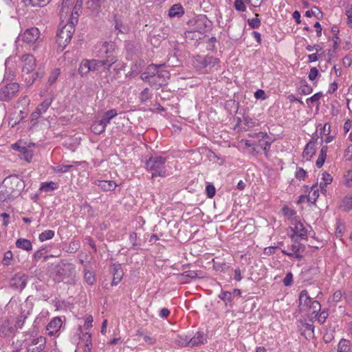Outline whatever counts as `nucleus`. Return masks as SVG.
Listing matches in <instances>:
<instances>
[{
    "label": "nucleus",
    "instance_id": "obj_9",
    "mask_svg": "<svg viewBox=\"0 0 352 352\" xmlns=\"http://www.w3.org/2000/svg\"><path fill=\"white\" fill-rule=\"evenodd\" d=\"M46 338L43 336L33 339L27 346V352H47Z\"/></svg>",
    "mask_w": 352,
    "mask_h": 352
},
{
    "label": "nucleus",
    "instance_id": "obj_10",
    "mask_svg": "<svg viewBox=\"0 0 352 352\" xmlns=\"http://www.w3.org/2000/svg\"><path fill=\"white\" fill-rule=\"evenodd\" d=\"M117 59L113 56L107 55V58L104 60H89L92 71H96L99 67H104L108 69L116 62Z\"/></svg>",
    "mask_w": 352,
    "mask_h": 352
},
{
    "label": "nucleus",
    "instance_id": "obj_18",
    "mask_svg": "<svg viewBox=\"0 0 352 352\" xmlns=\"http://www.w3.org/2000/svg\"><path fill=\"white\" fill-rule=\"evenodd\" d=\"M94 184L100 187L103 191H112L117 186L116 183L112 180H96Z\"/></svg>",
    "mask_w": 352,
    "mask_h": 352
},
{
    "label": "nucleus",
    "instance_id": "obj_6",
    "mask_svg": "<svg viewBox=\"0 0 352 352\" xmlns=\"http://www.w3.org/2000/svg\"><path fill=\"white\" fill-rule=\"evenodd\" d=\"M3 182L15 197L20 195L25 188L24 182L17 175H10L3 180Z\"/></svg>",
    "mask_w": 352,
    "mask_h": 352
},
{
    "label": "nucleus",
    "instance_id": "obj_3",
    "mask_svg": "<svg viewBox=\"0 0 352 352\" xmlns=\"http://www.w3.org/2000/svg\"><path fill=\"white\" fill-rule=\"evenodd\" d=\"M166 158L162 156H151L146 162L148 170L151 172V177H165L166 170L165 168Z\"/></svg>",
    "mask_w": 352,
    "mask_h": 352
},
{
    "label": "nucleus",
    "instance_id": "obj_20",
    "mask_svg": "<svg viewBox=\"0 0 352 352\" xmlns=\"http://www.w3.org/2000/svg\"><path fill=\"white\" fill-rule=\"evenodd\" d=\"M15 197L7 188V186L3 182L0 186V201L4 202L10 199H14Z\"/></svg>",
    "mask_w": 352,
    "mask_h": 352
},
{
    "label": "nucleus",
    "instance_id": "obj_36",
    "mask_svg": "<svg viewBox=\"0 0 352 352\" xmlns=\"http://www.w3.org/2000/svg\"><path fill=\"white\" fill-rule=\"evenodd\" d=\"M55 235V232L53 230H47L43 232H41L39 236L38 239L39 240L43 242L49 239H52Z\"/></svg>",
    "mask_w": 352,
    "mask_h": 352
},
{
    "label": "nucleus",
    "instance_id": "obj_41",
    "mask_svg": "<svg viewBox=\"0 0 352 352\" xmlns=\"http://www.w3.org/2000/svg\"><path fill=\"white\" fill-rule=\"evenodd\" d=\"M21 158L29 162L33 156V153L31 150H29L26 147L21 148Z\"/></svg>",
    "mask_w": 352,
    "mask_h": 352
},
{
    "label": "nucleus",
    "instance_id": "obj_54",
    "mask_svg": "<svg viewBox=\"0 0 352 352\" xmlns=\"http://www.w3.org/2000/svg\"><path fill=\"white\" fill-rule=\"evenodd\" d=\"M234 7L238 11L243 12L245 10V6L243 0H235Z\"/></svg>",
    "mask_w": 352,
    "mask_h": 352
},
{
    "label": "nucleus",
    "instance_id": "obj_29",
    "mask_svg": "<svg viewBox=\"0 0 352 352\" xmlns=\"http://www.w3.org/2000/svg\"><path fill=\"white\" fill-rule=\"evenodd\" d=\"M106 126L101 120L95 121L91 126V130L94 133L99 135L105 131Z\"/></svg>",
    "mask_w": 352,
    "mask_h": 352
},
{
    "label": "nucleus",
    "instance_id": "obj_44",
    "mask_svg": "<svg viewBox=\"0 0 352 352\" xmlns=\"http://www.w3.org/2000/svg\"><path fill=\"white\" fill-rule=\"evenodd\" d=\"M342 206L345 210H352V196H346L342 201Z\"/></svg>",
    "mask_w": 352,
    "mask_h": 352
},
{
    "label": "nucleus",
    "instance_id": "obj_8",
    "mask_svg": "<svg viewBox=\"0 0 352 352\" xmlns=\"http://www.w3.org/2000/svg\"><path fill=\"white\" fill-rule=\"evenodd\" d=\"M16 333V327L7 318L0 319V337L9 338Z\"/></svg>",
    "mask_w": 352,
    "mask_h": 352
},
{
    "label": "nucleus",
    "instance_id": "obj_22",
    "mask_svg": "<svg viewBox=\"0 0 352 352\" xmlns=\"http://www.w3.org/2000/svg\"><path fill=\"white\" fill-rule=\"evenodd\" d=\"M184 14V10L180 3L174 4L168 10L170 17H180Z\"/></svg>",
    "mask_w": 352,
    "mask_h": 352
},
{
    "label": "nucleus",
    "instance_id": "obj_52",
    "mask_svg": "<svg viewBox=\"0 0 352 352\" xmlns=\"http://www.w3.org/2000/svg\"><path fill=\"white\" fill-rule=\"evenodd\" d=\"M312 87L307 85L305 81H304L303 85L300 87V93L304 95H308L312 92Z\"/></svg>",
    "mask_w": 352,
    "mask_h": 352
},
{
    "label": "nucleus",
    "instance_id": "obj_64",
    "mask_svg": "<svg viewBox=\"0 0 352 352\" xmlns=\"http://www.w3.org/2000/svg\"><path fill=\"white\" fill-rule=\"evenodd\" d=\"M182 276L190 278H195L199 276L198 272L193 271V270H189L184 272L182 274Z\"/></svg>",
    "mask_w": 352,
    "mask_h": 352
},
{
    "label": "nucleus",
    "instance_id": "obj_35",
    "mask_svg": "<svg viewBox=\"0 0 352 352\" xmlns=\"http://www.w3.org/2000/svg\"><path fill=\"white\" fill-rule=\"evenodd\" d=\"M319 196L318 184H315L311 187V191L308 195V201L315 202Z\"/></svg>",
    "mask_w": 352,
    "mask_h": 352
},
{
    "label": "nucleus",
    "instance_id": "obj_47",
    "mask_svg": "<svg viewBox=\"0 0 352 352\" xmlns=\"http://www.w3.org/2000/svg\"><path fill=\"white\" fill-rule=\"evenodd\" d=\"M51 0H30V3L34 6L43 7L47 6Z\"/></svg>",
    "mask_w": 352,
    "mask_h": 352
},
{
    "label": "nucleus",
    "instance_id": "obj_60",
    "mask_svg": "<svg viewBox=\"0 0 352 352\" xmlns=\"http://www.w3.org/2000/svg\"><path fill=\"white\" fill-rule=\"evenodd\" d=\"M41 113L38 111L37 109H36L34 112L31 114V122H33V125H35L37 123L38 119L41 117Z\"/></svg>",
    "mask_w": 352,
    "mask_h": 352
},
{
    "label": "nucleus",
    "instance_id": "obj_55",
    "mask_svg": "<svg viewBox=\"0 0 352 352\" xmlns=\"http://www.w3.org/2000/svg\"><path fill=\"white\" fill-rule=\"evenodd\" d=\"M13 257L12 252L11 251H7L4 254L3 259V264L4 265H9L10 264V261L12 260Z\"/></svg>",
    "mask_w": 352,
    "mask_h": 352
},
{
    "label": "nucleus",
    "instance_id": "obj_62",
    "mask_svg": "<svg viewBox=\"0 0 352 352\" xmlns=\"http://www.w3.org/2000/svg\"><path fill=\"white\" fill-rule=\"evenodd\" d=\"M219 297L223 301H231L232 294L229 292H223L219 294Z\"/></svg>",
    "mask_w": 352,
    "mask_h": 352
},
{
    "label": "nucleus",
    "instance_id": "obj_43",
    "mask_svg": "<svg viewBox=\"0 0 352 352\" xmlns=\"http://www.w3.org/2000/svg\"><path fill=\"white\" fill-rule=\"evenodd\" d=\"M105 0H89L87 2L88 8L92 10H96L100 7L101 4Z\"/></svg>",
    "mask_w": 352,
    "mask_h": 352
},
{
    "label": "nucleus",
    "instance_id": "obj_30",
    "mask_svg": "<svg viewBox=\"0 0 352 352\" xmlns=\"http://www.w3.org/2000/svg\"><path fill=\"white\" fill-rule=\"evenodd\" d=\"M351 342L349 340L342 338L338 344V352H349L351 350Z\"/></svg>",
    "mask_w": 352,
    "mask_h": 352
},
{
    "label": "nucleus",
    "instance_id": "obj_7",
    "mask_svg": "<svg viewBox=\"0 0 352 352\" xmlns=\"http://www.w3.org/2000/svg\"><path fill=\"white\" fill-rule=\"evenodd\" d=\"M19 91V85L16 82H12L2 86L0 88V100H11Z\"/></svg>",
    "mask_w": 352,
    "mask_h": 352
},
{
    "label": "nucleus",
    "instance_id": "obj_5",
    "mask_svg": "<svg viewBox=\"0 0 352 352\" xmlns=\"http://www.w3.org/2000/svg\"><path fill=\"white\" fill-rule=\"evenodd\" d=\"M75 32L74 23H65L57 32V43L65 47L71 40Z\"/></svg>",
    "mask_w": 352,
    "mask_h": 352
},
{
    "label": "nucleus",
    "instance_id": "obj_15",
    "mask_svg": "<svg viewBox=\"0 0 352 352\" xmlns=\"http://www.w3.org/2000/svg\"><path fill=\"white\" fill-rule=\"evenodd\" d=\"M305 249V245L301 243L298 245L293 244L290 247V250L293 252H288L285 250H283L281 252L284 255H287L289 257L296 258L300 260L302 258V256L300 254V252H303Z\"/></svg>",
    "mask_w": 352,
    "mask_h": 352
},
{
    "label": "nucleus",
    "instance_id": "obj_46",
    "mask_svg": "<svg viewBox=\"0 0 352 352\" xmlns=\"http://www.w3.org/2000/svg\"><path fill=\"white\" fill-rule=\"evenodd\" d=\"M84 278H85V281L89 285H93L96 281V278H95L94 274L89 271L85 272Z\"/></svg>",
    "mask_w": 352,
    "mask_h": 352
},
{
    "label": "nucleus",
    "instance_id": "obj_28",
    "mask_svg": "<svg viewBox=\"0 0 352 352\" xmlns=\"http://www.w3.org/2000/svg\"><path fill=\"white\" fill-rule=\"evenodd\" d=\"M118 115L117 111L114 109L108 110L104 113L102 118L100 120L101 122L104 124L107 125L110 123L111 120Z\"/></svg>",
    "mask_w": 352,
    "mask_h": 352
},
{
    "label": "nucleus",
    "instance_id": "obj_23",
    "mask_svg": "<svg viewBox=\"0 0 352 352\" xmlns=\"http://www.w3.org/2000/svg\"><path fill=\"white\" fill-rule=\"evenodd\" d=\"M204 334L202 332H197L192 338H189V346L194 347L204 344Z\"/></svg>",
    "mask_w": 352,
    "mask_h": 352
},
{
    "label": "nucleus",
    "instance_id": "obj_19",
    "mask_svg": "<svg viewBox=\"0 0 352 352\" xmlns=\"http://www.w3.org/2000/svg\"><path fill=\"white\" fill-rule=\"evenodd\" d=\"M141 78L144 81L148 82L151 86L154 87L155 89L160 88L162 87V84L163 83V81H156V80L155 79V77H154L153 76H152L151 75V72H147V70L142 74Z\"/></svg>",
    "mask_w": 352,
    "mask_h": 352
},
{
    "label": "nucleus",
    "instance_id": "obj_16",
    "mask_svg": "<svg viewBox=\"0 0 352 352\" xmlns=\"http://www.w3.org/2000/svg\"><path fill=\"white\" fill-rule=\"evenodd\" d=\"M312 300L307 290H302L299 296V308L301 311H307Z\"/></svg>",
    "mask_w": 352,
    "mask_h": 352
},
{
    "label": "nucleus",
    "instance_id": "obj_27",
    "mask_svg": "<svg viewBox=\"0 0 352 352\" xmlns=\"http://www.w3.org/2000/svg\"><path fill=\"white\" fill-rule=\"evenodd\" d=\"M257 137L261 138L262 140L268 139V140H266L264 142L261 144V147L265 153V155L267 156V152L269 151V150L270 148V146H271L272 141L270 139V138L267 133H264L263 132L258 133L257 134Z\"/></svg>",
    "mask_w": 352,
    "mask_h": 352
},
{
    "label": "nucleus",
    "instance_id": "obj_31",
    "mask_svg": "<svg viewBox=\"0 0 352 352\" xmlns=\"http://www.w3.org/2000/svg\"><path fill=\"white\" fill-rule=\"evenodd\" d=\"M70 12L71 8L68 6L64 4L62 5L59 11L60 22H64L65 21L68 22V18L69 17Z\"/></svg>",
    "mask_w": 352,
    "mask_h": 352
},
{
    "label": "nucleus",
    "instance_id": "obj_58",
    "mask_svg": "<svg viewBox=\"0 0 352 352\" xmlns=\"http://www.w3.org/2000/svg\"><path fill=\"white\" fill-rule=\"evenodd\" d=\"M322 183H324V186H327L328 184H330L333 181V177L331 175L326 172H324L322 174Z\"/></svg>",
    "mask_w": 352,
    "mask_h": 352
},
{
    "label": "nucleus",
    "instance_id": "obj_2",
    "mask_svg": "<svg viewBox=\"0 0 352 352\" xmlns=\"http://www.w3.org/2000/svg\"><path fill=\"white\" fill-rule=\"evenodd\" d=\"M21 60L23 62L22 72L28 75L25 77L26 84L30 86L36 79L41 78L43 73L42 72H37L32 74L36 67V59L33 55L30 54H24L21 57Z\"/></svg>",
    "mask_w": 352,
    "mask_h": 352
},
{
    "label": "nucleus",
    "instance_id": "obj_38",
    "mask_svg": "<svg viewBox=\"0 0 352 352\" xmlns=\"http://www.w3.org/2000/svg\"><path fill=\"white\" fill-rule=\"evenodd\" d=\"M165 66V63L164 64H151L148 66L146 70L147 72H151V75L153 76H155L156 75V73H158L160 72L159 70L160 68Z\"/></svg>",
    "mask_w": 352,
    "mask_h": 352
},
{
    "label": "nucleus",
    "instance_id": "obj_24",
    "mask_svg": "<svg viewBox=\"0 0 352 352\" xmlns=\"http://www.w3.org/2000/svg\"><path fill=\"white\" fill-rule=\"evenodd\" d=\"M315 142L310 141L307 144L303 151L302 156L309 160L315 154Z\"/></svg>",
    "mask_w": 352,
    "mask_h": 352
},
{
    "label": "nucleus",
    "instance_id": "obj_1",
    "mask_svg": "<svg viewBox=\"0 0 352 352\" xmlns=\"http://www.w3.org/2000/svg\"><path fill=\"white\" fill-rule=\"evenodd\" d=\"M52 274L55 282L60 283L67 280L66 282L70 283L75 276L76 267L71 263L61 261L55 266Z\"/></svg>",
    "mask_w": 352,
    "mask_h": 352
},
{
    "label": "nucleus",
    "instance_id": "obj_34",
    "mask_svg": "<svg viewBox=\"0 0 352 352\" xmlns=\"http://www.w3.org/2000/svg\"><path fill=\"white\" fill-rule=\"evenodd\" d=\"M52 100L51 98L45 99L36 109L38 110L41 114L46 112L48 108L50 107L52 104Z\"/></svg>",
    "mask_w": 352,
    "mask_h": 352
},
{
    "label": "nucleus",
    "instance_id": "obj_37",
    "mask_svg": "<svg viewBox=\"0 0 352 352\" xmlns=\"http://www.w3.org/2000/svg\"><path fill=\"white\" fill-rule=\"evenodd\" d=\"M189 337L187 336H178L175 339V343L180 346H189Z\"/></svg>",
    "mask_w": 352,
    "mask_h": 352
},
{
    "label": "nucleus",
    "instance_id": "obj_33",
    "mask_svg": "<svg viewBox=\"0 0 352 352\" xmlns=\"http://www.w3.org/2000/svg\"><path fill=\"white\" fill-rule=\"evenodd\" d=\"M156 81L162 82V87L165 85L167 82V80L170 78V73L166 70H160V72L156 73V75L154 76Z\"/></svg>",
    "mask_w": 352,
    "mask_h": 352
},
{
    "label": "nucleus",
    "instance_id": "obj_39",
    "mask_svg": "<svg viewBox=\"0 0 352 352\" xmlns=\"http://www.w3.org/2000/svg\"><path fill=\"white\" fill-rule=\"evenodd\" d=\"M185 36L186 38H188L191 40H197L200 38V34L201 32L197 30H186L185 32Z\"/></svg>",
    "mask_w": 352,
    "mask_h": 352
},
{
    "label": "nucleus",
    "instance_id": "obj_45",
    "mask_svg": "<svg viewBox=\"0 0 352 352\" xmlns=\"http://www.w3.org/2000/svg\"><path fill=\"white\" fill-rule=\"evenodd\" d=\"M73 167L72 165H58L52 168L56 173H66Z\"/></svg>",
    "mask_w": 352,
    "mask_h": 352
},
{
    "label": "nucleus",
    "instance_id": "obj_32",
    "mask_svg": "<svg viewBox=\"0 0 352 352\" xmlns=\"http://www.w3.org/2000/svg\"><path fill=\"white\" fill-rule=\"evenodd\" d=\"M90 71L92 70L91 68V63L89 62V60H82L78 68L79 74L81 75V76H83L87 74Z\"/></svg>",
    "mask_w": 352,
    "mask_h": 352
},
{
    "label": "nucleus",
    "instance_id": "obj_26",
    "mask_svg": "<svg viewBox=\"0 0 352 352\" xmlns=\"http://www.w3.org/2000/svg\"><path fill=\"white\" fill-rule=\"evenodd\" d=\"M292 230L295 235L299 236L300 239H303L307 236V230L301 222L296 223Z\"/></svg>",
    "mask_w": 352,
    "mask_h": 352
},
{
    "label": "nucleus",
    "instance_id": "obj_51",
    "mask_svg": "<svg viewBox=\"0 0 352 352\" xmlns=\"http://www.w3.org/2000/svg\"><path fill=\"white\" fill-rule=\"evenodd\" d=\"M344 183L346 186L349 187L352 186V170L347 171V173L344 176Z\"/></svg>",
    "mask_w": 352,
    "mask_h": 352
},
{
    "label": "nucleus",
    "instance_id": "obj_4",
    "mask_svg": "<svg viewBox=\"0 0 352 352\" xmlns=\"http://www.w3.org/2000/svg\"><path fill=\"white\" fill-rule=\"evenodd\" d=\"M219 63V59L213 56H197L193 61L194 65L199 69L208 72Z\"/></svg>",
    "mask_w": 352,
    "mask_h": 352
},
{
    "label": "nucleus",
    "instance_id": "obj_56",
    "mask_svg": "<svg viewBox=\"0 0 352 352\" xmlns=\"http://www.w3.org/2000/svg\"><path fill=\"white\" fill-rule=\"evenodd\" d=\"M320 304L318 300L311 301L308 309H313V314L318 313L320 310Z\"/></svg>",
    "mask_w": 352,
    "mask_h": 352
},
{
    "label": "nucleus",
    "instance_id": "obj_48",
    "mask_svg": "<svg viewBox=\"0 0 352 352\" xmlns=\"http://www.w3.org/2000/svg\"><path fill=\"white\" fill-rule=\"evenodd\" d=\"M137 336H142L143 338L144 342H146L148 344L152 345V344H155V342H156V339L155 338H154L153 337H150V336H146V335H144L140 331H138Z\"/></svg>",
    "mask_w": 352,
    "mask_h": 352
},
{
    "label": "nucleus",
    "instance_id": "obj_50",
    "mask_svg": "<svg viewBox=\"0 0 352 352\" xmlns=\"http://www.w3.org/2000/svg\"><path fill=\"white\" fill-rule=\"evenodd\" d=\"M27 318V316L25 315L21 314L17 317V319L16 320V324H14V326L16 327V330L19 328H22L23 326L25 321Z\"/></svg>",
    "mask_w": 352,
    "mask_h": 352
},
{
    "label": "nucleus",
    "instance_id": "obj_12",
    "mask_svg": "<svg viewBox=\"0 0 352 352\" xmlns=\"http://www.w3.org/2000/svg\"><path fill=\"white\" fill-rule=\"evenodd\" d=\"M116 45L113 42H104L98 52L97 56L99 57H106L107 55L113 56V52L115 50Z\"/></svg>",
    "mask_w": 352,
    "mask_h": 352
},
{
    "label": "nucleus",
    "instance_id": "obj_59",
    "mask_svg": "<svg viewBox=\"0 0 352 352\" xmlns=\"http://www.w3.org/2000/svg\"><path fill=\"white\" fill-rule=\"evenodd\" d=\"M284 285L285 286H289L292 284L293 282V274L292 272H288L285 276L283 280Z\"/></svg>",
    "mask_w": 352,
    "mask_h": 352
},
{
    "label": "nucleus",
    "instance_id": "obj_13",
    "mask_svg": "<svg viewBox=\"0 0 352 352\" xmlns=\"http://www.w3.org/2000/svg\"><path fill=\"white\" fill-rule=\"evenodd\" d=\"M39 34L38 28L34 27L28 28L23 34V40L26 43H33L38 38Z\"/></svg>",
    "mask_w": 352,
    "mask_h": 352
},
{
    "label": "nucleus",
    "instance_id": "obj_11",
    "mask_svg": "<svg viewBox=\"0 0 352 352\" xmlns=\"http://www.w3.org/2000/svg\"><path fill=\"white\" fill-rule=\"evenodd\" d=\"M28 278V276L24 274H16L10 280V285L12 288L22 290L26 286Z\"/></svg>",
    "mask_w": 352,
    "mask_h": 352
},
{
    "label": "nucleus",
    "instance_id": "obj_49",
    "mask_svg": "<svg viewBox=\"0 0 352 352\" xmlns=\"http://www.w3.org/2000/svg\"><path fill=\"white\" fill-rule=\"evenodd\" d=\"M150 98L151 94L148 88H145L140 94V100L141 102H146Z\"/></svg>",
    "mask_w": 352,
    "mask_h": 352
},
{
    "label": "nucleus",
    "instance_id": "obj_53",
    "mask_svg": "<svg viewBox=\"0 0 352 352\" xmlns=\"http://www.w3.org/2000/svg\"><path fill=\"white\" fill-rule=\"evenodd\" d=\"M206 191L208 198H212L216 192L215 188L212 184H208L206 188Z\"/></svg>",
    "mask_w": 352,
    "mask_h": 352
},
{
    "label": "nucleus",
    "instance_id": "obj_40",
    "mask_svg": "<svg viewBox=\"0 0 352 352\" xmlns=\"http://www.w3.org/2000/svg\"><path fill=\"white\" fill-rule=\"evenodd\" d=\"M80 247V243L78 241H71L69 244L67 252L72 254L76 252Z\"/></svg>",
    "mask_w": 352,
    "mask_h": 352
},
{
    "label": "nucleus",
    "instance_id": "obj_42",
    "mask_svg": "<svg viewBox=\"0 0 352 352\" xmlns=\"http://www.w3.org/2000/svg\"><path fill=\"white\" fill-rule=\"evenodd\" d=\"M60 74V69H55L54 70H53L48 78V84L50 85H52L56 81Z\"/></svg>",
    "mask_w": 352,
    "mask_h": 352
},
{
    "label": "nucleus",
    "instance_id": "obj_14",
    "mask_svg": "<svg viewBox=\"0 0 352 352\" xmlns=\"http://www.w3.org/2000/svg\"><path fill=\"white\" fill-rule=\"evenodd\" d=\"M111 272L113 274L111 285H116L122 280L124 274L120 264L113 263L111 267Z\"/></svg>",
    "mask_w": 352,
    "mask_h": 352
},
{
    "label": "nucleus",
    "instance_id": "obj_63",
    "mask_svg": "<svg viewBox=\"0 0 352 352\" xmlns=\"http://www.w3.org/2000/svg\"><path fill=\"white\" fill-rule=\"evenodd\" d=\"M319 74L318 69L316 67H312L310 69L309 74V79L310 80H314L316 78L318 75Z\"/></svg>",
    "mask_w": 352,
    "mask_h": 352
},
{
    "label": "nucleus",
    "instance_id": "obj_25",
    "mask_svg": "<svg viewBox=\"0 0 352 352\" xmlns=\"http://www.w3.org/2000/svg\"><path fill=\"white\" fill-rule=\"evenodd\" d=\"M16 247L26 251H30L32 250V245L30 240L20 238L16 240L15 243Z\"/></svg>",
    "mask_w": 352,
    "mask_h": 352
},
{
    "label": "nucleus",
    "instance_id": "obj_61",
    "mask_svg": "<svg viewBox=\"0 0 352 352\" xmlns=\"http://www.w3.org/2000/svg\"><path fill=\"white\" fill-rule=\"evenodd\" d=\"M327 316H328V313L325 310L320 312L318 316V314L316 315V317H318V320L320 324H322L325 322Z\"/></svg>",
    "mask_w": 352,
    "mask_h": 352
},
{
    "label": "nucleus",
    "instance_id": "obj_21",
    "mask_svg": "<svg viewBox=\"0 0 352 352\" xmlns=\"http://www.w3.org/2000/svg\"><path fill=\"white\" fill-rule=\"evenodd\" d=\"M82 0H77L75 6L71 9L68 22H77L79 16V11L80 10Z\"/></svg>",
    "mask_w": 352,
    "mask_h": 352
},
{
    "label": "nucleus",
    "instance_id": "obj_17",
    "mask_svg": "<svg viewBox=\"0 0 352 352\" xmlns=\"http://www.w3.org/2000/svg\"><path fill=\"white\" fill-rule=\"evenodd\" d=\"M63 324L62 320L60 318L56 317L53 318L47 325V331L50 336L54 335L61 328Z\"/></svg>",
    "mask_w": 352,
    "mask_h": 352
},
{
    "label": "nucleus",
    "instance_id": "obj_57",
    "mask_svg": "<svg viewBox=\"0 0 352 352\" xmlns=\"http://www.w3.org/2000/svg\"><path fill=\"white\" fill-rule=\"evenodd\" d=\"M342 296V292L340 290H338L334 292L331 299H329V302H338Z\"/></svg>",
    "mask_w": 352,
    "mask_h": 352
}]
</instances>
